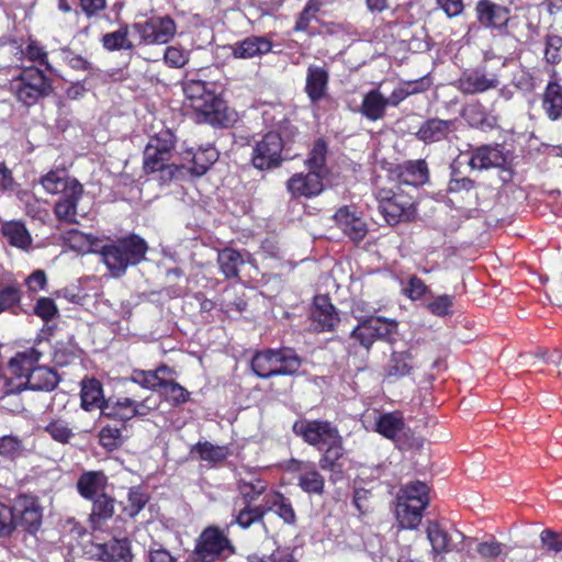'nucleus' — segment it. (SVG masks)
Segmentation results:
<instances>
[{
    "mask_svg": "<svg viewBox=\"0 0 562 562\" xmlns=\"http://www.w3.org/2000/svg\"><path fill=\"white\" fill-rule=\"evenodd\" d=\"M40 182L47 193L60 194L54 206V214L58 221L76 224L77 217L86 214L79 210V201L85 192L83 187L65 170H52L44 175Z\"/></svg>",
    "mask_w": 562,
    "mask_h": 562,
    "instance_id": "1",
    "label": "nucleus"
},
{
    "mask_svg": "<svg viewBox=\"0 0 562 562\" xmlns=\"http://www.w3.org/2000/svg\"><path fill=\"white\" fill-rule=\"evenodd\" d=\"M42 353L35 348L16 353L9 361L10 372L18 378L13 384H22V391H53L58 384L57 373L45 366H37Z\"/></svg>",
    "mask_w": 562,
    "mask_h": 562,
    "instance_id": "2",
    "label": "nucleus"
},
{
    "mask_svg": "<svg viewBox=\"0 0 562 562\" xmlns=\"http://www.w3.org/2000/svg\"><path fill=\"white\" fill-rule=\"evenodd\" d=\"M183 91L200 121L222 126L229 123L227 106L214 91V83L190 79L186 82Z\"/></svg>",
    "mask_w": 562,
    "mask_h": 562,
    "instance_id": "3",
    "label": "nucleus"
},
{
    "mask_svg": "<svg viewBox=\"0 0 562 562\" xmlns=\"http://www.w3.org/2000/svg\"><path fill=\"white\" fill-rule=\"evenodd\" d=\"M147 249V244L143 238L132 235L117 243L103 246L101 256L112 274L117 277L123 274L128 266L137 265L145 259Z\"/></svg>",
    "mask_w": 562,
    "mask_h": 562,
    "instance_id": "4",
    "label": "nucleus"
},
{
    "mask_svg": "<svg viewBox=\"0 0 562 562\" xmlns=\"http://www.w3.org/2000/svg\"><path fill=\"white\" fill-rule=\"evenodd\" d=\"M302 360L291 348L267 349L257 352L251 360L256 375L268 379L274 375H292L301 368Z\"/></svg>",
    "mask_w": 562,
    "mask_h": 562,
    "instance_id": "5",
    "label": "nucleus"
},
{
    "mask_svg": "<svg viewBox=\"0 0 562 562\" xmlns=\"http://www.w3.org/2000/svg\"><path fill=\"white\" fill-rule=\"evenodd\" d=\"M10 91L26 106L34 105L52 92L50 80L36 67H24L10 80Z\"/></svg>",
    "mask_w": 562,
    "mask_h": 562,
    "instance_id": "6",
    "label": "nucleus"
},
{
    "mask_svg": "<svg viewBox=\"0 0 562 562\" xmlns=\"http://www.w3.org/2000/svg\"><path fill=\"white\" fill-rule=\"evenodd\" d=\"M138 35L139 44L162 45L170 42L177 33V24L169 15H153L144 22L131 25Z\"/></svg>",
    "mask_w": 562,
    "mask_h": 562,
    "instance_id": "7",
    "label": "nucleus"
},
{
    "mask_svg": "<svg viewBox=\"0 0 562 562\" xmlns=\"http://www.w3.org/2000/svg\"><path fill=\"white\" fill-rule=\"evenodd\" d=\"M376 200L380 213L390 225L408 221L415 215L412 198L403 192L383 188L376 192Z\"/></svg>",
    "mask_w": 562,
    "mask_h": 562,
    "instance_id": "8",
    "label": "nucleus"
},
{
    "mask_svg": "<svg viewBox=\"0 0 562 562\" xmlns=\"http://www.w3.org/2000/svg\"><path fill=\"white\" fill-rule=\"evenodd\" d=\"M175 143L176 138L170 130L161 131L151 137L144 150V171L153 173L168 167Z\"/></svg>",
    "mask_w": 562,
    "mask_h": 562,
    "instance_id": "9",
    "label": "nucleus"
},
{
    "mask_svg": "<svg viewBox=\"0 0 562 562\" xmlns=\"http://www.w3.org/2000/svg\"><path fill=\"white\" fill-rule=\"evenodd\" d=\"M292 428L296 436L318 450H323L340 436L338 429L327 420L300 419L293 424Z\"/></svg>",
    "mask_w": 562,
    "mask_h": 562,
    "instance_id": "10",
    "label": "nucleus"
},
{
    "mask_svg": "<svg viewBox=\"0 0 562 562\" xmlns=\"http://www.w3.org/2000/svg\"><path fill=\"white\" fill-rule=\"evenodd\" d=\"M233 552L227 536L217 527L206 528L199 537L195 555L201 562H214Z\"/></svg>",
    "mask_w": 562,
    "mask_h": 562,
    "instance_id": "11",
    "label": "nucleus"
},
{
    "mask_svg": "<svg viewBox=\"0 0 562 562\" xmlns=\"http://www.w3.org/2000/svg\"><path fill=\"white\" fill-rule=\"evenodd\" d=\"M397 323L382 317H369L361 321L351 331V338L366 349H370L378 339H386L395 333Z\"/></svg>",
    "mask_w": 562,
    "mask_h": 562,
    "instance_id": "12",
    "label": "nucleus"
},
{
    "mask_svg": "<svg viewBox=\"0 0 562 562\" xmlns=\"http://www.w3.org/2000/svg\"><path fill=\"white\" fill-rule=\"evenodd\" d=\"M283 142L276 132H269L256 143L252 149L251 161L255 168L267 170L278 167L281 161Z\"/></svg>",
    "mask_w": 562,
    "mask_h": 562,
    "instance_id": "13",
    "label": "nucleus"
},
{
    "mask_svg": "<svg viewBox=\"0 0 562 562\" xmlns=\"http://www.w3.org/2000/svg\"><path fill=\"white\" fill-rule=\"evenodd\" d=\"M427 539L435 554L463 549L464 535L457 530H447L437 521H429L426 529Z\"/></svg>",
    "mask_w": 562,
    "mask_h": 562,
    "instance_id": "14",
    "label": "nucleus"
},
{
    "mask_svg": "<svg viewBox=\"0 0 562 562\" xmlns=\"http://www.w3.org/2000/svg\"><path fill=\"white\" fill-rule=\"evenodd\" d=\"M499 78L494 72H487L484 68H475L462 72L457 81V88L464 94H477L496 89Z\"/></svg>",
    "mask_w": 562,
    "mask_h": 562,
    "instance_id": "15",
    "label": "nucleus"
},
{
    "mask_svg": "<svg viewBox=\"0 0 562 562\" xmlns=\"http://www.w3.org/2000/svg\"><path fill=\"white\" fill-rule=\"evenodd\" d=\"M288 470L296 474L297 485L305 493L316 495L324 493L325 479L314 462L292 459Z\"/></svg>",
    "mask_w": 562,
    "mask_h": 562,
    "instance_id": "16",
    "label": "nucleus"
},
{
    "mask_svg": "<svg viewBox=\"0 0 562 562\" xmlns=\"http://www.w3.org/2000/svg\"><path fill=\"white\" fill-rule=\"evenodd\" d=\"M90 553L102 562H133V554L127 539H113L105 543L93 544Z\"/></svg>",
    "mask_w": 562,
    "mask_h": 562,
    "instance_id": "17",
    "label": "nucleus"
},
{
    "mask_svg": "<svg viewBox=\"0 0 562 562\" xmlns=\"http://www.w3.org/2000/svg\"><path fill=\"white\" fill-rule=\"evenodd\" d=\"M324 176L318 171H308L307 173H294L286 182L289 192L297 198H312L318 195L324 190Z\"/></svg>",
    "mask_w": 562,
    "mask_h": 562,
    "instance_id": "18",
    "label": "nucleus"
},
{
    "mask_svg": "<svg viewBox=\"0 0 562 562\" xmlns=\"http://www.w3.org/2000/svg\"><path fill=\"white\" fill-rule=\"evenodd\" d=\"M423 361L419 359V348L409 346L403 351H393L386 367V375L403 378L412 373Z\"/></svg>",
    "mask_w": 562,
    "mask_h": 562,
    "instance_id": "19",
    "label": "nucleus"
},
{
    "mask_svg": "<svg viewBox=\"0 0 562 562\" xmlns=\"http://www.w3.org/2000/svg\"><path fill=\"white\" fill-rule=\"evenodd\" d=\"M223 48L234 58L250 59L268 54L272 49V43L266 36L251 35Z\"/></svg>",
    "mask_w": 562,
    "mask_h": 562,
    "instance_id": "20",
    "label": "nucleus"
},
{
    "mask_svg": "<svg viewBox=\"0 0 562 562\" xmlns=\"http://www.w3.org/2000/svg\"><path fill=\"white\" fill-rule=\"evenodd\" d=\"M15 526H21L30 532H35L42 521V512L37 502L29 496L19 497L12 507Z\"/></svg>",
    "mask_w": 562,
    "mask_h": 562,
    "instance_id": "21",
    "label": "nucleus"
},
{
    "mask_svg": "<svg viewBox=\"0 0 562 562\" xmlns=\"http://www.w3.org/2000/svg\"><path fill=\"white\" fill-rule=\"evenodd\" d=\"M312 321L314 328L318 331L333 330L338 324V313L327 296L319 295L315 297Z\"/></svg>",
    "mask_w": 562,
    "mask_h": 562,
    "instance_id": "22",
    "label": "nucleus"
},
{
    "mask_svg": "<svg viewBox=\"0 0 562 562\" xmlns=\"http://www.w3.org/2000/svg\"><path fill=\"white\" fill-rule=\"evenodd\" d=\"M329 74L321 66L310 65L306 71L305 92L312 103L325 98L328 89Z\"/></svg>",
    "mask_w": 562,
    "mask_h": 562,
    "instance_id": "23",
    "label": "nucleus"
},
{
    "mask_svg": "<svg viewBox=\"0 0 562 562\" xmlns=\"http://www.w3.org/2000/svg\"><path fill=\"white\" fill-rule=\"evenodd\" d=\"M335 221L344 234L353 241L362 240L368 233L364 221L347 206L336 212Z\"/></svg>",
    "mask_w": 562,
    "mask_h": 562,
    "instance_id": "24",
    "label": "nucleus"
},
{
    "mask_svg": "<svg viewBox=\"0 0 562 562\" xmlns=\"http://www.w3.org/2000/svg\"><path fill=\"white\" fill-rule=\"evenodd\" d=\"M108 477L101 471L83 472L77 481L78 493L86 499L92 501L105 495Z\"/></svg>",
    "mask_w": 562,
    "mask_h": 562,
    "instance_id": "25",
    "label": "nucleus"
},
{
    "mask_svg": "<svg viewBox=\"0 0 562 562\" xmlns=\"http://www.w3.org/2000/svg\"><path fill=\"white\" fill-rule=\"evenodd\" d=\"M505 161V156L498 146L484 145L472 151L469 165L472 169L484 170L502 167Z\"/></svg>",
    "mask_w": 562,
    "mask_h": 562,
    "instance_id": "26",
    "label": "nucleus"
},
{
    "mask_svg": "<svg viewBox=\"0 0 562 562\" xmlns=\"http://www.w3.org/2000/svg\"><path fill=\"white\" fill-rule=\"evenodd\" d=\"M479 21L485 26L502 27L509 19L508 10L488 0H481L476 5Z\"/></svg>",
    "mask_w": 562,
    "mask_h": 562,
    "instance_id": "27",
    "label": "nucleus"
},
{
    "mask_svg": "<svg viewBox=\"0 0 562 562\" xmlns=\"http://www.w3.org/2000/svg\"><path fill=\"white\" fill-rule=\"evenodd\" d=\"M80 397L81 407L88 412L97 408L102 412V408L108 402V400L104 398L101 382L95 379L82 380Z\"/></svg>",
    "mask_w": 562,
    "mask_h": 562,
    "instance_id": "28",
    "label": "nucleus"
},
{
    "mask_svg": "<svg viewBox=\"0 0 562 562\" xmlns=\"http://www.w3.org/2000/svg\"><path fill=\"white\" fill-rule=\"evenodd\" d=\"M386 108V97L379 89H372L363 95L359 111L367 120L375 122L385 116Z\"/></svg>",
    "mask_w": 562,
    "mask_h": 562,
    "instance_id": "29",
    "label": "nucleus"
},
{
    "mask_svg": "<svg viewBox=\"0 0 562 562\" xmlns=\"http://www.w3.org/2000/svg\"><path fill=\"white\" fill-rule=\"evenodd\" d=\"M115 512V499L105 494L92 499L89 521L94 530H101Z\"/></svg>",
    "mask_w": 562,
    "mask_h": 562,
    "instance_id": "30",
    "label": "nucleus"
},
{
    "mask_svg": "<svg viewBox=\"0 0 562 562\" xmlns=\"http://www.w3.org/2000/svg\"><path fill=\"white\" fill-rule=\"evenodd\" d=\"M263 508L267 512H273L285 524L292 525L296 520L294 508L286 497L279 492H270L265 495Z\"/></svg>",
    "mask_w": 562,
    "mask_h": 562,
    "instance_id": "31",
    "label": "nucleus"
},
{
    "mask_svg": "<svg viewBox=\"0 0 562 562\" xmlns=\"http://www.w3.org/2000/svg\"><path fill=\"white\" fill-rule=\"evenodd\" d=\"M452 125V121L430 119L422 124L416 135L426 144L440 142L451 132Z\"/></svg>",
    "mask_w": 562,
    "mask_h": 562,
    "instance_id": "32",
    "label": "nucleus"
},
{
    "mask_svg": "<svg viewBox=\"0 0 562 562\" xmlns=\"http://www.w3.org/2000/svg\"><path fill=\"white\" fill-rule=\"evenodd\" d=\"M217 158V150L212 146L199 148L194 153L190 149L183 154L184 160L190 159L192 164L190 171L195 176L204 175Z\"/></svg>",
    "mask_w": 562,
    "mask_h": 562,
    "instance_id": "33",
    "label": "nucleus"
},
{
    "mask_svg": "<svg viewBox=\"0 0 562 562\" xmlns=\"http://www.w3.org/2000/svg\"><path fill=\"white\" fill-rule=\"evenodd\" d=\"M429 171L425 160L407 161L400 167L398 179L402 183L418 187L428 181Z\"/></svg>",
    "mask_w": 562,
    "mask_h": 562,
    "instance_id": "34",
    "label": "nucleus"
},
{
    "mask_svg": "<svg viewBox=\"0 0 562 562\" xmlns=\"http://www.w3.org/2000/svg\"><path fill=\"white\" fill-rule=\"evenodd\" d=\"M323 450L324 453L319 459V467L324 471L330 472V480L335 481L336 479L334 475L341 473L342 470V465L340 463V459L344 456L341 437L339 436L333 443L325 446Z\"/></svg>",
    "mask_w": 562,
    "mask_h": 562,
    "instance_id": "35",
    "label": "nucleus"
},
{
    "mask_svg": "<svg viewBox=\"0 0 562 562\" xmlns=\"http://www.w3.org/2000/svg\"><path fill=\"white\" fill-rule=\"evenodd\" d=\"M542 108L551 121L562 119V87L558 82L548 83L542 98Z\"/></svg>",
    "mask_w": 562,
    "mask_h": 562,
    "instance_id": "36",
    "label": "nucleus"
},
{
    "mask_svg": "<svg viewBox=\"0 0 562 562\" xmlns=\"http://www.w3.org/2000/svg\"><path fill=\"white\" fill-rule=\"evenodd\" d=\"M131 29L130 25L122 24L117 30L105 33L101 38L103 47L109 52L134 49L135 45L128 38Z\"/></svg>",
    "mask_w": 562,
    "mask_h": 562,
    "instance_id": "37",
    "label": "nucleus"
},
{
    "mask_svg": "<svg viewBox=\"0 0 562 562\" xmlns=\"http://www.w3.org/2000/svg\"><path fill=\"white\" fill-rule=\"evenodd\" d=\"M102 415L112 419L127 422L134 417L133 400L128 397L109 398L102 408Z\"/></svg>",
    "mask_w": 562,
    "mask_h": 562,
    "instance_id": "38",
    "label": "nucleus"
},
{
    "mask_svg": "<svg viewBox=\"0 0 562 562\" xmlns=\"http://www.w3.org/2000/svg\"><path fill=\"white\" fill-rule=\"evenodd\" d=\"M462 116L473 127L487 130L496 124L494 116L490 115L480 103H471L464 106Z\"/></svg>",
    "mask_w": 562,
    "mask_h": 562,
    "instance_id": "39",
    "label": "nucleus"
},
{
    "mask_svg": "<svg viewBox=\"0 0 562 562\" xmlns=\"http://www.w3.org/2000/svg\"><path fill=\"white\" fill-rule=\"evenodd\" d=\"M2 234L10 245L26 249L32 243V238L26 227L21 222H7L2 225Z\"/></svg>",
    "mask_w": 562,
    "mask_h": 562,
    "instance_id": "40",
    "label": "nucleus"
},
{
    "mask_svg": "<svg viewBox=\"0 0 562 562\" xmlns=\"http://www.w3.org/2000/svg\"><path fill=\"white\" fill-rule=\"evenodd\" d=\"M424 509V507H418L412 505V503L397 499L396 518L400 526L404 529L416 528L422 520Z\"/></svg>",
    "mask_w": 562,
    "mask_h": 562,
    "instance_id": "41",
    "label": "nucleus"
},
{
    "mask_svg": "<svg viewBox=\"0 0 562 562\" xmlns=\"http://www.w3.org/2000/svg\"><path fill=\"white\" fill-rule=\"evenodd\" d=\"M428 491V486L425 483L419 481L412 482L401 490L397 499L426 508L429 502Z\"/></svg>",
    "mask_w": 562,
    "mask_h": 562,
    "instance_id": "42",
    "label": "nucleus"
},
{
    "mask_svg": "<svg viewBox=\"0 0 562 562\" xmlns=\"http://www.w3.org/2000/svg\"><path fill=\"white\" fill-rule=\"evenodd\" d=\"M217 262L226 278H234L238 276V270L244 263V259L238 251L232 248H225L218 252Z\"/></svg>",
    "mask_w": 562,
    "mask_h": 562,
    "instance_id": "43",
    "label": "nucleus"
},
{
    "mask_svg": "<svg viewBox=\"0 0 562 562\" xmlns=\"http://www.w3.org/2000/svg\"><path fill=\"white\" fill-rule=\"evenodd\" d=\"M376 431L389 439H394L404 427L403 417L397 413L382 414L376 420Z\"/></svg>",
    "mask_w": 562,
    "mask_h": 562,
    "instance_id": "44",
    "label": "nucleus"
},
{
    "mask_svg": "<svg viewBox=\"0 0 562 562\" xmlns=\"http://www.w3.org/2000/svg\"><path fill=\"white\" fill-rule=\"evenodd\" d=\"M161 373L171 374L172 370L167 366H161L155 371H135L132 375V381L143 387L155 390L161 387L165 379L160 376Z\"/></svg>",
    "mask_w": 562,
    "mask_h": 562,
    "instance_id": "45",
    "label": "nucleus"
},
{
    "mask_svg": "<svg viewBox=\"0 0 562 562\" xmlns=\"http://www.w3.org/2000/svg\"><path fill=\"white\" fill-rule=\"evenodd\" d=\"M326 154L327 146L325 142L323 139L316 140L306 160L308 170L318 171V173L325 177L327 175Z\"/></svg>",
    "mask_w": 562,
    "mask_h": 562,
    "instance_id": "46",
    "label": "nucleus"
},
{
    "mask_svg": "<svg viewBox=\"0 0 562 562\" xmlns=\"http://www.w3.org/2000/svg\"><path fill=\"white\" fill-rule=\"evenodd\" d=\"M193 453L199 454L203 461L217 463L226 459L227 449L221 446H214L210 442H199L193 449Z\"/></svg>",
    "mask_w": 562,
    "mask_h": 562,
    "instance_id": "47",
    "label": "nucleus"
},
{
    "mask_svg": "<svg viewBox=\"0 0 562 562\" xmlns=\"http://www.w3.org/2000/svg\"><path fill=\"white\" fill-rule=\"evenodd\" d=\"M267 490V483L261 479H251L250 481L241 480L239 482V491L246 503L256 501Z\"/></svg>",
    "mask_w": 562,
    "mask_h": 562,
    "instance_id": "48",
    "label": "nucleus"
},
{
    "mask_svg": "<svg viewBox=\"0 0 562 562\" xmlns=\"http://www.w3.org/2000/svg\"><path fill=\"white\" fill-rule=\"evenodd\" d=\"M265 514L263 506H250V503H246V506L236 515L235 522L241 528H248L254 522L261 520Z\"/></svg>",
    "mask_w": 562,
    "mask_h": 562,
    "instance_id": "49",
    "label": "nucleus"
},
{
    "mask_svg": "<svg viewBox=\"0 0 562 562\" xmlns=\"http://www.w3.org/2000/svg\"><path fill=\"white\" fill-rule=\"evenodd\" d=\"M161 389L167 401L173 405L183 404L189 400V392L172 380H165Z\"/></svg>",
    "mask_w": 562,
    "mask_h": 562,
    "instance_id": "50",
    "label": "nucleus"
},
{
    "mask_svg": "<svg viewBox=\"0 0 562 562\" xmlns=\"http://www.w3.org/2000/svg\"><path fill=\"white\" fill-rule=\"evenodd\" d=\"M148 497L138 487L130 490L124 512L130 517H135L147 504Z\"/></svg>",
    "mask_w": 562,
    "mask_h": 562,
    "instance_id": "51",
    "label": "nucleus"
},
{
    "mask_svg": "<svg viewBox=\"0 0 562 562\" xmlns=\"http://www.w3.org/2000/svg\"><path fill=\"white\" fill-rule=\"evenodd\" d=\"M164 60L170 68H182L189 61V52L180 46H168L165 49Z\"/></svg>",
    "mask_w": 562,
    "mask_h": 562,
    "instance_id": "52",
    "label": "nucleus"
},
{
    "mask_svg": "<svg viewBox=\"0 0 562 562\" xmlns=\"http://www.w3.org/2000/svg\"><path fill=\"white\" fill-rule=\"evenodd\" d=\"M45 431L56 441L67 443L74 436L72 429L68 423L61 419L50 422Z\"/></svg>",
    "mask_w": 562,
    "mask_h": 562,
    "instance_id": "53",
    "label": "nucleus"
},
{
    "mask_svg": "<svg viewBox=\"0 0 562 562\" xmlns=\"http://www.w3.org/2000/svg\"><path fill=\"white\" fill-rule=\"evenodd\" d=\"M23 55L33 63H38L52 71L53 67L48 63L47 52L35 41H30L26 47L22 50Z\"/></svg>",
    "mask_w": 562,
    "mask_h": 562,
    "instance_id": "54",
    "label": "nucleus"
},
{
    "mask_svg": "<svg viewBox=\"0 0 562 562\" xmlns=\"http://www.w3.org/2000/svg\"><path fill=\"white\" fill-rule=\"evenodd\" d=\"M21 300V290L18 284H10L0 290V314L18 305Z\"/></svg>",
    "mask_w": 562,
    "mask_h": 562,
    "instance_id": "55",
    "label": "nucleus"
},
{
    "mask_svg": "<svg viewBox=\"0 0 562 562\" xmlns=\"http://www.w3.org/2000/svg\"><path fill=\"white\" fill-rule=\"evenodd\" d=\"M453 306V296L442 294L434 297L428 304L427 310L436 316L443 317L450 314Z\"/></svg>",
    "mask_w": 562,
    "mask_h": 562,
    "instance_id": "56",
    "label": "nucleus"
},
{
    "mask_svg": "<svg viewBox=\"0 0 562 562\" xmlns=\"http://www.w3.org/2000/svg\"><path fill=\"white\" fill-rule=\"evenodd\" d=\"M34 314L47 323L58 315V308L50 297H40L34 305Z\"/></svg>",
    "mask_w": 562,
    "mask_h": 562,
    "instance_id": "57",
    "label": "nucleus"
},
{
    "mask_svg": "<svg viewBox=\"0 0 562 562\" xmlns=\"http://www.w3.org/2000/svg\"><path fill=\"white\" fill-rule=\"evenodd\" d=\"M423 89L418 87V82H408L392 91L390 97L386 98L387 106H397L408 95L420 92Z\"/></svg>",
    "mask_w": 562,
    "mask_h": 562,
    "instance_id": "58",
    "label": "nucleus"
},
{
    "mask_svg": "<svg viewBox=\"0 0 562 562\" xmlns=\"http://www.w3.org/2000/svg\"><path fill=\"white\" fill-rule=\"evenodd\" d=\"M562 47V37L559 35H548L546 37L544 58L548 64L557 65L560 63V49Z\"/></svg>",
    "mask_w": 562,
    "mask_h": 562,
    "instance_id": "59",
    "label": "nucleus"
},
{
    "mask_svg": "<svg viewBox=\"0 0 562 562\" xmlns=\"http://www.w3.org/2000/svg\"><path fill=\"white\" fill-rule=\"evenodd\" d=\"M22 450V442L18 437L13 436H3L0 438V454L14 459L16 458Z\"/></svg>",
    "mask_w": 562,
    "mask_h": 562,
    "instance_id": "60",
    "label": "nucleus"
},
{
    "mask_svg": "<svg viewBox=\"0 0 562 562\" xmlns=\"http://www.w3.org/2000/svg\"><path fill=\"white\" fill-rule=\"evenodd\" d=\"M15 527L14 510L10 506L0 504V537L9 536Z\"/></svg>",
    "mask_w": 562,
    "mask_h": 562,
    "instance_id": "61",
    "label": "nucleus"
},
{
    "mask_svg": "<svg viewBox=\"0 0 562 562\" xmlns=\"http://www.w3.org/2000/svg\"><path fill=\"white\" fill-rule=\"evenodd\" d=\"M100 441L103 447L112 449L122 443V434L119 428L105 426L100 431Z\"/></svg>",
    "mask_w": 562,
    "mask_h": 562,
    "instance_id": "62",
    "label": "nucleus"
},
{
    "mask_svg": "<svg viewBox=\"0 0 562 562\" xmlns=\"http://www.w3.org/2000/svg\"><path fill=\"white\" fill-rule=\"evenodd\" d=\"M540 540L549 550L559 553L562 551V535L546 529L540 535Z\"/></svg>",
    "mask_w": 562,
    "mask_h": 562,
    "instance_id": "63",
    "label": "nucleus"
},
{
    "mask_svg": "<svg viewBox=\"0 0 562 562\" xmlns=\"http://www.w3.org/2000/svg\"><path fill=\"white\" fill-rule=\"evenodd\" d=\"M248 562H294V560L288 550L278 549L267 557L250 555Z\"/></svg>",
    "mask_w": 562,
    "mask_h": 562,
    "instance_id": "64",
    "label": "nucleus"
}]
</instances>
